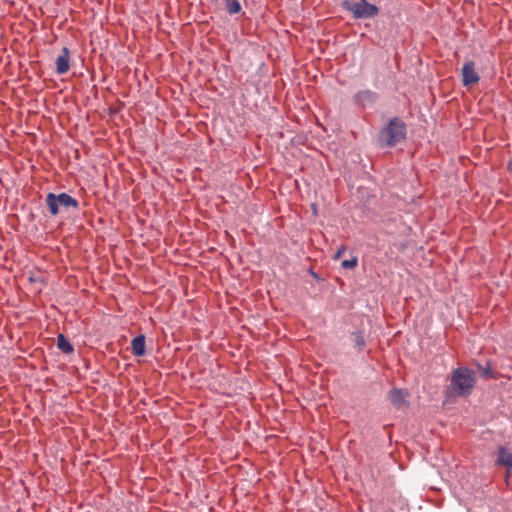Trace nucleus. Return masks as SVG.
<instances>
[{
  "mask_svg": "<svg viewBox=\"0 0 512 512\" xmlns=\"http://www.w3.org/2000/svg\"><path fill=\"white\" fill-rule=\"evenodd\" d=\"M496 465L506 467L508 472L512 471V453L503 446L498 449Z\"/></svg>",
  "mask_w": 512,
  "mask_h": 512,
  "instance_id": "nucleus-9",
  "label": "nucleus"
},
{
  "mask_svg": "<svg viewBox=\"0 0 512 512\" xmlns=\"http://www.w3.org/2000/svg\"><path fill=\"white\" fill-rule=\"evenodd\" d=\"M343 9L352 13L354 19L373 18L378 15L379 8L367 0H359L356 3L344 0Z\"/></svg>",
  "mask_w": 512,
  "mask_h": 512,
  "instance_id": "nucleus-3",
  "label": "nucleus"
},
{
  "mask_svg": "<svg viewBox=\"0 0 512 512\" xmlns=\"http://www.w3.org/2000/svg\"><path fill=\"white\" fill-rule=\"evenodd\" d=\"M214 6L221 8L229 15H236L242 12L240 0H209Z\"/></svg>",
  "mask_w": 512,
  "mask_h": 512,
  "instance_id": "nucleus-6",
  "label": "nucleus"
},
{
  "mask_svg": "<svg viewBox=\"0 0 512 512\" xmlns=\"http://www.w3.org/2000/svg\"><path fill=\"white\" fill-rule=\"evenodd\" d=\"M407 396V391L398 388H393L389 393V398L392 404L397 408H400L405 403Z\"/></svg>",
  "mask_w": 512,
  "mask_h": 512,
  "instance_id": "nucleus-10",
  "label": "nucleus"
},
{
  "mask_svg": "<svg viewBox=\"0 0 512 512\" xmlns=\"http://www.w3.org/2000/svg\"><path fill=\"white\" fill-rule=\"evenodd\" d=\"M309 273L315 278V279H318V275L313 271V270H309Z\"/></svg>",
  "mask_w": 512,
  "mask_h": 512,
  "instance_id": "nucleus-18",
  "label": "nucleus"
},
{
  "mask_svg": "<svg viewBox=\"0 0 512 512\" xmlns=\"http://www.w3.org/2000/svg\"><path fill=\"white\" fill-rule=\"evenodd\" d=\"M352 336L354 339L355 347L361 350L366 345L364 333L362 331H355L352 333Z\"/></svg>",
  "mask_w": 512,
  "mask_h": 512,
  "instance_id": "nucleus-13",
  "label": "nucleus"
},
{
  "mask_svg": "<svg viewBox=\"0 0 512 512\" xmlns=\"http://www.w3.org/2000/svg\"><path fill=\"white\" fill-rule=\"evenodd\" d=\"M57 347H58V349H60L62 352L66 353V354H71L74 352L73 345L69 342V340L63 334H59L57 336Z\"/></svg>",
  "mask_w": 512,
  "mask_h": 512,
  "instance_id": "nucleus-12",
  "label": "nucleus"
},
{
  "mask_svg": "<svg viewBox=\"0 0 512 512\" xmlns=\"http://www.w3.org/2000/svg\"><path fill=\"white\" fill-rule=\"evenodd\" d=\"M357 265H358V258L356 256H353L351 259L343 260L341 262V267L343 269H354L357 267Z\"/></svg>",
  "mask_w": 512,
  "mask_h": 512,
  "instance_id": "nucleus-14",
  "label": "nucleus"
},
{
  "mask_svg": "<svg viewBox=\"0 0 512 512\" xmlns=\"http://www.w3.org/2000/svg\"><path fill=\"white\" fill-rule=\"evenodd\" d=\"M345 251H346V246L345 245H340V247L337 249L336 253L333 256V259L334 260L340 259Z\"/></svg>",
  "mask_w": 512,
  "mask_h": 512,
  "instance_id": "nucleus-16",
  "label": "nucleus"
},
{
  "mask_svg": "<svg viewBox=\"0 0 512 512\" xmlns=\"http://www.w3.org/2000/svg\"><path fill=\"white\" fill-rule=\"evenodd\" d=\"M480 77L475 70L474 61H466L462 67V84L463 86H471L478 83Z\"/></svg>",
  "mask_w": 512,
  "mask_h": 512,
  "instance_id": "nucleus-5",
  "label": "nucleus"
},
{
  "mask_svg": "<svg viewBox=\"0 0 512 512\" xmlns=\"http://www.w3.org/2000/svg\"><path fill=\"white\" fill-rule=\"evenodd\" d=\"M476 383L475 372L468 367H458L451 373L450 384L446 387L447 397L469 396Z\"/></svg>",
  "mask_w": 512,
  "mask_h": 512,
  "instance_id": "nucleus-2",
  "label": "nucleus"
},
{
  "mask_svg": "<svg viewBox=\"0 0 512 512\" xmlns=\"http://www.w3.org/2000/svg\"><path fill=\"white\" fill-rule=\"evenodd\" d=\"M407 138V125L404 120L398 116H394L380 128L377 133V145L384 148H393L404 142Z\"/></svg>",
  "mask_w": 512,
  "mask_h": 512,
  "instance_id": "nucleus-1",
  "label": "nucleus"
},
{
  "mask_svg": "<svg viewBox=\"0 0 512 512\" xmlns=\"http://www.w3.org/2000/svg\"><path fill=\"white\" fill-rule=\"evenodd\" d=\"M56 73L59 75L65 74L70 69V50L63 47L60 54L56 58Z\"/></svg>",
  "mask_w": 512,
  "mask_h": 512,
  "instance_id": "nucleus-7",
  "label": "nucleus"
},
{
  "mask_svg": "<svg viewBox=\"0 0 512 512\" xmlns=\"http://www.w3.org/2000/svg\"><path fill=\"white\" fill-rule=\"evenodd\" d=\"M506 169L508 173L512 175V158L508 161Z\"/></svg>",
  "mask_w": 512,
  "mask_h": 512,
  "instance_id": "nucleus-17",
  "label": "nucleus"
},
{
  "mask_svg": "<svg viewBox=\"0 0 512 512\" xmlns=\"http://www.w3.org/2000/svg\"><path fill=\"white\" fill-rule=\"evenodd\" d=\"M47 205L51 214L56 215L59 212V205L66 207L72 206L76 208L78 206L77 200L72 198L69 194H47Z\"/></svg>",
  "mask_w": 512,
  "mask_h": 512,
  "instance_id": "nucleus-4",
  "label": "nucleus"
},
{
  "mask_svg": "<svg viewBox=\"0 0 512 512\" xmlns=\"http://www.w3.org/2000/svg\"><path fill=\"white\" fill-rule=\"evenodd\" d=\"M376 99H377V94L371 90L358 91L353 97L354 103L363 109L367 105L373 104Z\"/></svg>",
  "mask_w": 512,
  "mask_h": 512,
  "instance_id": "nucleus-8",
  "label": "nucleus"
},
{
  "mask_svg": "<svg viewBox=\"0 0 512 512\" xmlns=\"http://www.w3.org/2000/svg\"><path fill=\"white\" fill-rule=\"evenodd\" d=\"M145 336L138 335L131 341V349L135 356H143L145 354Z\"/></svg>",
  "mask_w": 512,
  "mask_h": 512,
  "instance_id": "nucleus-11",
  "label": "nucleus"
},
{
  "mask_svg": "<svg viewBox=\"0 0 512 512\" xmlns=\"http://www.w3.org/2000/svg\"><path fill=\"white\" fill-rule=\"evenodd\" d=\"M479 368L481 369L482 376L484 378L489 379V378L493 377V371H492V368H491V366L489 364H487L485 367L479 366Z\"/></svg>",
  "mask_w": 512,
  "mask_h": 512,
  "instance_id": "nucleus-15",
  "label": "nucleus"
}]
</instances>
